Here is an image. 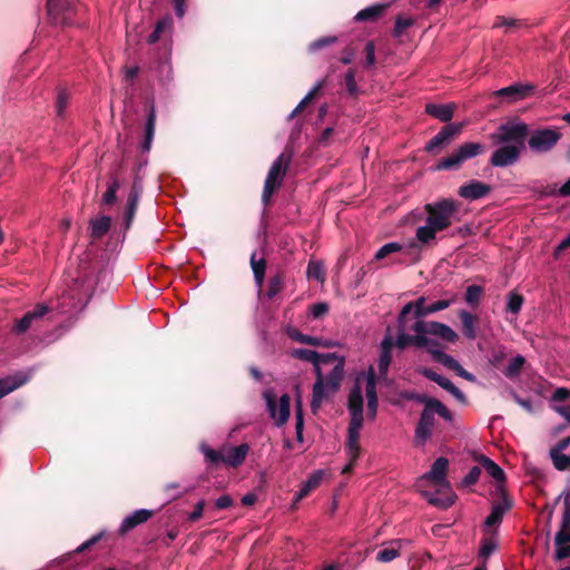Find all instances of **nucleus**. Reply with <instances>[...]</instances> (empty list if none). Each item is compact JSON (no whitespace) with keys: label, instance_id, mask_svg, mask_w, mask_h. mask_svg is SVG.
I'll return each instance as SVG.
<instances>
[{"label":"nucleus","instance_id":"1","mask_svg":"<svg viewBox=\"0 0 570 570\" xmlns=\"http://www.w3.org/2000/svg\"><path fill=\"white\" fill-rule=\"evenodd\" d=\"M529 126L523 121H507L490 134V139L498 148L490 157L493 167H509L517 164L525 148Z\"/></svg>","mask_w":570,"mask_h":570},{"label":"nucleus","instance_id":"2","mask_svg":"<svg viewBox=\"0 0 570 570\" xmlns=\"http://www.w3.org/2000/svg\"><path fill=\"white\" fill-rule=\"evenodd\" d=\"M410 328L419 333L426 341L421 348H426L430 355L433 350H442L440 342L430 336L441 338L449 343H455L459 340L458 333L449 325L435 321H414Z\"/></svg>","mask_w":570,"mask_h":570},{"label":"nucleus","instance_id":"3","mask_svg":"<svg viewBox=\"0 0 570 570\" xmlns=\"http://www.w3.org/2000/svg\"><path fill=\"white\" fill-rule=\"evenodd\" d=\"M435 414L448 422L453 421L452 412L440 400L435 397L432 399L424 405L416 423L414 431V440L416 444H424L432 435V431L435 425Z\"/></svg>","mask_w":570,"mask_h":570},{"label":"nucleus","instance_id":"4","mask_svg":"<svg viewBox=\"0 0 570 570\" xmlns=\"http://www.w3.org/2000/svg\"><path fill=\"white\" fill-rule=\"evenodd\" d=\"M293 156V150L285 148L269 167L262 193V203L265 206H269L272 197L282 187Z\"/></svg>","mask_w":570,"mask_h":570},{"label":"nucleus","instance_id":"5","mask_svg":"<svg viewBox=\"0 0 570 570\" xmlns=\"http://www.w3.org/2000/svg\"><path fill=\"white\" fill-rule=\"evenodd\" d=\"M424 209L428 214L426 223L442 232L451 226L453 218L459 213V204L451 198H443L425 204Z\"/></svg>","mask_w":570,"mask_h":570},{"label":"nucleus","instance_id":"6","mask_svg":"<svg viewBox=\"0 0 570 570\" xmlns=\"http://www.w3.org/2000/svg\"><path fill=\"white\" fill-rule=\"evenodd\" d=\"M485 153V146L481 142L466 141L455 148L449 156L440 159L435 165L436 170H458L461 165Z\"/></svg>","mask_w":570,"mask_h":570},{"label":"nucleus","instance_id":"7","mask_svg":"<svg viewBox=\"0 0 570 570\" xmlns=\"http://www.w3.org/2000/svg\"><path fill=\"white\" fill-rule=\"evenodd\" d=\"M79 11L78 0H47V14L56 27L72 26Z\"/></svg>","mask_w":570,"mask_h":570},{"label":"nucleus","instance_id":"8","mask_svg":"<svg viewBox=\"0 0 570 570\" xmlns=\"http://www.w3.org/2000/svg\"><path fill=\"white\" fill-rule=\"evenodd\" d=\"M410 306L402 307L397 315L396 328L399 334L395 340V346L399 350H405L410 345L422 347V345L426 342L419 333H415L414 335L407 334V331H412L410 328L412 325L410 318Z\"/></svg>","mask_w":570,"mask_h":570},{"label":"nucleus","instance_id":"9","mask_svg":"<svg viewBox=\"0 0 570 570\" xmlns=\"http://www.w3.org/2000/svg\"><path fill=\"white\" fill-rule=\"evenodd\" d=\"M529 135L525 141L530 150L537 154L551 151L562 137L561 132L554 128H540Z\"/></svg>","mask_w":570,"mask_h":570},{"label":"nucleus","instance_id":"10","mask_svg":"<svg viewBox=\"0 0 570 570\" xmlns=\"http://www.w3.org/2000/svg\"><path fill=\"white\" fill-rule=\"evenodd\" d=\"M267 410L271 417L275 421L277 426L284 425L289 417L291 397L288 394H283L279 403H276V395L272 391H265L263 394Z\"/></svg>","mask_w":570,"mask_h":570},{"label":"nucleus","instance_id":"11","mask_svg":"<svg viewBox=\"0 0 570 570\" xmlns=\"http://www.w3.org/2000/svg\"><path fill=\"white\" fill-rule=\"evenodd\" d=\"M424 296H420L414 302L406 303L403 307L410 306V318L414 321H424L423 318L428 315L443 311L451 305L450 299H440L431 305H426Z\"/></svg>","mask_w":570,"mask_h":570},{"label":"nucleus","instance_id":"12","mask_svg":"<svg viewBox=\"0 0 570 570\" xmlns=\"http://www.w3.org/2000/svg\"><path fill=\"white\" fill-rule=\"evenodd\" d=\"M49 311L50 307L47 304H37L33 309L27 312L20 320L16 321L11 330L12 333L16 335L24 334L32 327L35 323L40 321L47 313H49Z\"/></svg>","mask_w":570,"mask_h":570},{"label":"nucleus","instance_id":"13","mask_svg":"<svg viewBox=\"0 0 570 570\" xmlns=\"http://www.w3.org/2000/svg\"><path fill=\"white\" fill-rule=\"evenodd\" d=\"M419 373L423 375L425 379L436 383L439 386L444 389L446 392H449L459 403L466 405L468 404V397L465 394L458 389L449 379L438 374L432 368H421L419 370Z\"/></svg>","mask_w":570,"mask_h":570},{"label":"nucleus","instance_id":"14","mask_svg":"<svg viewBox=\"0 0 570 570\" xmlns=\"http://www.w3.org/2000/svg\"><path fill=\"white\" fill-rule=\"evenodd\" d=\"M534 88L535 87L533 85L517 82L494 91L492 96L500 97L504 101L511 104L525 99L532 95Z\"/></svg>","mask_w":570,"mask_h":570},{"label":"nucleus","instance_id":"15","mask_svg":"<svg viewBox=\"0 0 570 570\" xmlns=\"http://www.w3.org/2000/svg\"><path fill=\"white\" fill-rule=\"evenodd\" d=\"M141 194L142 185L138 179H135L127 197L126 209L122 217L125 229H129L131 227Z\"/></svg>","mask_w":570,"mask_h":570},{"label":"nucleus","instance_id":"16","mask_svg":"<svg viewBox=\"0 0 570 570\" xmlns=\"http://www.w3.org/2000/svg\"><path fill=\"white\" fill-rule=\"evenodd\" d=\"M501 501L493 504L491 513L485 519L487 527H497L502 522L503 515L508 512L513 502L503 488H500Z\"/></svg>","mask_w":570,"mask_h":570},{"label":"nucleus","instance_id":"17","mask_svg":"<svg viewBox=\"0 0 570 570\" xmlns=\"http://www.w3.org/2000/svg\"><path fill=\"white\" fill-rule=\"evenodd\" d=\"M376 383H377L376 374H375L373 367H370L367 376H366V386H365V394H366V399H367V417L370 420H374L376 417L377 407H379Z\"/></svg>","mask_w":570,"mask_h":570},{"label":"nucleus","instance_id":"18","mask_svg":"<svg viewBox=\"0 0 570 570\" xmlns=\"http://www.w3.org/2000/svg\"><path fill=\"white\" fill-rule=\"evenodd\" d=\"M249 449L250 448L247 443H242L237 446H224V464L234 469L240 466L244 463Z\"/></svg>","mask_w":570,"mask_h":570},{"label":"nucleus","instance_id":"19","mask_svg":"<svg viewBox=\"0 0 570 570\" xmlns=\"http://www.w3.org/2000/svg\"><path fill=\"white\" fill-rule=\"evenodd\" d=\"M154 514H155V511L148 510V509H139V510L134 511L131 514L127 515L122 520V522L119 527L118 533L120 535H125L126 533H128L129 531L135 529L136 527L147 522L150 518L154 517Z\"/></svg>","mask_w":570,"mask_h":570},{"label":"nucleus","instance_id":"20","mask_svg":"<svg viewBox=\"0 0 570 570\" xmlns=\"http://www.w3.org/2000/svg\"><path fill=\"white\" fill-rule=\"evenodd\" d=\"M491 191V186L479 181V180H470L469 183L459 187L458 194L462 198L476 200L485 197Z\"/></svg>","mask_w":570,"mask_h":570},{"label":"nucleus","instance_id":"21","mask_svg":"<svg viewBox=\"0 0 570 570\" xmlns=\"http://www.w3.org/2000/svg\"><path fill=\"white\" fill-rule=\"evenodd\" d=\"M449 468V461L444 456L438 458L429 472L424 474V478L435 484H441L446 490H450L449 482L445 481L446 472Z\"/></svg>","mask_w":570,"mask_h":570},{"label":"nucleus","instance_id":"22","mask_svg":"<svg viewBox=\"0 0 570 570\" xmlns=\"http://www.w3.org/2000/svg\"><path fill=\"white\" fill-rule=\"evenodd\" d=\"M390 6H391V3L387 2V3H375L373 6L366 7L355 14L354 20L356 22H365V21L375 22L386 12V10L390 8Z\"/></svg>","mask_w":570,"mask_h":570},{"label":"nucleus","instance_id":"23","mask_svg":"<svg viewBox=\"0 0 570 570\" xmlns=\"http://www.w3.org/2000/svg\"><path fill=\"white\" fill-rule=\"evenodd\" d=\"M455 108L456 105L453 102L446 105L426 104L425 112L442 122H449L453 118Z\"/></svg>","mask_w":570,"mask_h":570},{"label":"nucleus","instance_id":"24","mask_svg":"<svg viewBox=\"0 0 570 570\" xmlns=\"http://www.w3.org/2000/svg\"><path fill=\"white\" fill-rule=\"evenodd\" d=\"M155 127H156V109L155 105L151 104L148 108L147 119L145 124V135L144 140L140 145L141 150L144 153H148L151 149V142L155 136Z\"/></svg>","mask_w":570,"mask_h":570},{"label":"nucleus","instance_id":"25","mask_svg":"<svg viewBox=\"0 0 570 570\" xmlns=\"http://www.w3.org/2000/svg\"><path fill=\"white\" fill-rule=\"evenodd\" d=\"M475 461L493 478L500 485L505 483L504 471L490 458L479 454L475 456ZM502 487H499V489Z\"/></svg>","mask_w":570,"mask_h":570},{"label":"nucleus","instance_id":"26","mask_svg":"<svg viewBox=\"0 0 570 570\" xmlns=\"http://www.w3.org/2000/svg\"><path fill=\"white\" fill-rule=\"evenodd\" d=\"M324 476V472L322 470L315 471L312 473L308 479L302 483V488L294 497L293 505L297 502L306 498L313 490L320 487Z\"/></svg>","mask_w":570,"mask_h":570},{"label":"nucleus","instance_id":"27","mask_svg":"<svg viewBox=\"0 0 570 570\" xmlns=\"http://www.w3.org/2000/svg\"><path fill=\"white\" fill-rule=\"evenodd\" d=\"M111 227V218L109 216H101L91 218L89 222V235L92 239H101Z\"/></svg>","mask_w":570,"mask_h":570},{"label":"nucleus","instance_id":"28","mask_svg":"<svg viewBox=\"0 0 570 570\" xmlns=\"http://www.w3.org/2000/svg\"><path fill=\"white\" fill-rule=\"evenodd\" d=\"M344 365L345 360L341 357L326 379L324 377V385L326 384L332 392H336L341 386L344 376Z\"/></svg>","mask_w":570,"mask_h":570},{"label":"nucleus","instance_id":"29","mask_svg":"<svg viewBox=\"0 0 570 570\" xmlns=\"http://www.w3.org/2000/svg\"><path fill=\"white\" fill-rule=\"evenodd\" d=\"M200 452L204 454V460L207 463V469L213 470L224 464L223 449L214 450L207 444L203 443L199 446Z\"/></svg>","mask_w":570,"mask_h":570},{"label":"nucleus","instance_id":"30","mask_svg":"<svg viewBox=\"0 0 570 570\" xmlns=\"http://www.w3.org/2000/svg\"><path fill=\"white\" fill-rule=\"evenodd\" d=\"M287 335L289 338H292L293 341L298 342L301 344H307L311 346H324V347L332 346L331 343L324 342L323 338L303 334L297 328H289L287 332Z\"/></svg>","mask_w":570,"mask_h":570},{"label":"nucleus","instance_id":"31","mask_svg":"<svg viewBox=\"0 0 570 570\" xmlns=\"http://www.w3.org/2000/svg\"><path fill=\"white\" fill-rule=\"evenodd\" d=\"M459 317L462 324V332L464 336L469 340H474L476 337V322L478 317L468 311H461L459 313Z\"/></svg>","mask_w":570,"mask_h":570},{"label":"nucleus","instance_id":"32","mask_svg":"<svg viewBox=\"0 0 570 570\" xmlns=\"http://www.w3.org/2000/svg\"><path fill=\"white\" fill-rule=\"evenodd\" d=\"M364 400L360 385H354L348 394L347 410L351 413H363Z\"/></svg>","mask_w":570,"mask_h":570},{"label":"nucleus","instance_id":"33","mask_svg":"<svg viewBox=\"0 0 570 570\" xmlns=\"http://www.w3.org/2000/svg\"><path fill=\"white\" fill-rule=\"evenodd\" d=\"M173 27V18L170 16H165L160 18L156 24L154 31L148 36L147 42L149 45L156 43L161 35L168 30H170Z\"/></svg>","mask_w":570,"mask_h":570},{"label":"nucleus","instance_id":"34","mask_svg":"<svg viewBox=\"0 0 570 570\" xmlns=\"http://www.w3.org/2000/svg\"><path fill=\"white\" fill-rule=\"evenodd\" d=\"M402 547V540H394L391 542V547L380 550L376 554V560L382 563L391 562L400 556V549Z\"/></svg>","mask_w":570,"mask_h":570},{"label":"nucleus","instance_id":"35","mask_svg":"<svg viewBox=\"0 0 570 570\" xmlns=\"http://www.w3.org/2000/svg\"><path fill=\"white\" fill-rule=\"evenodd\" d=\"M250 267L256 284L261 287L265 281L266 259L264 257L257 259L256 252L250 255Z\"/></svg>","mask_w":570,"mask_h":570},{"label":"nucleus","instance_id":"36","mask_svg":"<svg viewBox=\"0 0 570 570\" xmlns=\"http://www.w3.org/2000/svg\"><path fill=\"white\" fill-rule=\"evenodd\" d=\"M423 495L426 498L430 504L442 509H448L449 507H451L454 503L455 498L451 489L448 490V494L444 497H439L430 492H424Z\"/></svg>","mask_w":570,"mask_h":570},{"label":"nucleus","instance_id":"37","mask_svg":"<svg viewBox=\"0 0 570 570\" xmlns=\"http://www.w3.org/2000/svg\"><path fill=\"white\" fill-rule=\"evenodd\" d=\"M524 364L525 358L522 355H517L508 362L502 372L509 379L518 377Z\"/></svg>","mask_w":570,"mask_h":570},{"label":"nucleus","instance_id":"38","mask_svg":"<svg viewBox=\"0 0 570 570\" xmlns=\"http://www.w3.org/2000/svg\"><path fill=\"white\" fill-rule=\"evenodd\" d=\"M291 356L296 360L309 362L313 365H318L321 354L307 348H294L291 352Z\"/></svg>","mask_w":570,"mask_h":570},{"label":"nucleus","instance_id":"39","mask_svg":"<svg viewBox=\"0 0 570 570\" xmlns=\"http://www.w3.org/2000/svg\"><path fill=\"white\" fill-rule=\"evenodd\" d=\"M432 358L448 367L449 370L455 371L459 367V362L452 357L451 355L444 353L442 350H433L431 351Z\"/></svg>","mask_w":570,"mask_h":570},{"label":"nucleus","instance_id":"40","mask_svg":"<svg viewBox=\"0 0 570 570\" xmlns=\"http://www.w3.org/2000/svg\"><path fill=\"white\" fill-rule=\"evenodd\" d=\"M346 450L351 461H356L361 453L360 434L347 433Z\"/></svg>","mask_w":570,"mask_h":570},{"label":"nucleus","instance_id":"41","mask_svg":"<svg viewBox=\"0 0 570 570\" xmlns=\"http://www.w3.org/2000/svg\"><path fill=\"white\" fill-rule=\"evenodd\" d=\"M440 229L434 228L433 225L426 223L424 226H420L416 229V239L422 244H429L431 240L435 239V235Z\"/></svg>","mask_w":570,"mask_h":570},{"label":"nucleus","instance_id":"42","mask_svg":"<svg viewBox=\"0 0 570 570\" xmlns=\"http://www.w3.org/2000/svg\"><path fill=\"white\" fill-rule=\"evenodd\" d=\"M23 383L24 380H18L17 377L12 376L0 379V399L20 387Z\"/></svg>","mask_w":570,"mask_h":570},{"label":"nucleus","instance_id":"43","mask_svg":"<svg viewBox=\"0 0 570 570\" xmlns=\"http://www.w3.org/2000/svg\"><path fill=\"white\" fill-rule=\"evenodd\" d=\"M550 459L556 470L567 471L570 470V456L562 452L549 451Z\"/></svg>","mask_w":570,"mask_h":570},{"label":"nucleus","instance_id":"44","mask_svg":"<svg viewBox=\"0 0 570 570\" xmlns=\"http://www.w3.org/2000/svg\"><path fill=\"white\" fill-rule=\"evenodd\" d=\"M524 298L521 294L515 292H510L508 294L507 301V311L512 314H518L523 305Z\"/></svg>","mask_w":570,"mask_h":570},{"label":"nucleus","instance_id":"45","mask_svg":"<svg viewBox=\"0 0 570 570\" xmlns=\"http://www.w3.org/2000/svg\"><path fill=\"white\" fill-rule=\"evenodd\" d=\"M483 294V288L479 285H470L465 292V302L471 306H478Z\"/></svg>","mask_w":570,"mask_h":570},{"label":"nucleus","instance_id":"46","mask_svg":"<svg viewBox=\"0 0 570 570\" xmlns=\"http://www.w3.org/2000/svg\"><path fill=\"white\" fill-rule=\"evenodd\" d=\"M392 362V352L380 351V356L377 360V368L380 377L385 379L389 372V367Z\"/></svg>","mask_w":570,"mask_h":570},{"label":"nucleus","instance_id":"47","mask_svg":"<svg viewBox=\"0 0 570 570\" xmlns=\"http://www.w3.org/2000/svg\"><path fill=\"white\" fill-rule=\"evenodd\" d=\"M120 185H119V181L118 179H114L107 190L105 191V194L102 195V204L104 205H114L117 200V191L119 189Z\"/></svg>","mask_w":570,"mask_h":570},{"label":"nucleus","instance_id":"48","mask_svg":"<svg viewBox=\"0 0 570 570\" xmlns=\"http://www.w3.org/2000/svg\"><path fill=\"white\" fill-rule=\"evenodd\" d=\"M462 130V122H449L441 128L442 134H444V136L448 138L450 142L454 140L456 137H459Z\"/></svg>","mask_w":570,"mask_h":570},{"label":"nucleus","instance_id":"49","mask_svg":"<svg viewBox=\"0 0 570 570\" xmlns=\"http://www.w3.org/2000/svg\"><path fill=\"white\" fill-rule=\"evenodd\" d=\"M450 144L448 138L440 130L434 137H432L429 142L425 145L424 150L426 153L433 154L438 148Z\"/></svg>","mask_w":570,"mask_h":570},{"label":"nucleus","instance_id":"50","mask_svg":"<svg viewBox=\"0 0 570 570\" xmlns=\"http://www.w3.org/2000/svg\"><path fill=\"white\" fill-rule=\"evenodd\" d=\"M283 289V277L281 275H275L271 277L268 282V288L266 295L269 299H273Z\"/></svg>","mask_w":570,"mask_h":570},{"label":"nucleus","instance_id":"51","mask_svg":"<svg viewBox=\"0 0 570 570\" xmlns=\"http://www.w3.org/2000/svg\"><path fill=\"white\" fill-rule=\"evenodd\" d=\"M337 41V37L335 36H326L318 38L309 43L308 50L311 52H316L327 46L334 45Z\"/></svg>","mask_w":570,"mask_h":570},{"label":"nucleus","instance_id":"52","mask_svg":"<svg viewBox=\"0 0 570 570\" xmlns=\"http://www.w3.org/2000/svg\"><path fill=\"white\" fill-rule=\"evenodd\" d=\"M414 20L412 18H403L402 16H397L395 19V26L393 29V36L395 38H400L404 30L413 26Z\"/></svg>","mask_w":570,"mask_h":570},{"label":"nucleus","instance_id":"53","mask_svg":"<svg viewBox=\"0 0 570 570\" xmlns=\"http://www.w3.org/2000/svg\"><path fill=\"white\" fill-rule=\"evenodd\" d=\"M402 246L399 243H387L383 245L374 255V259L381 261L392 253L400 252Z\"/></svg>","mask_w":570,"mask_h":570},{"label":"nucleus","instance_id":"54","mask_svg":"<svg viewBox=\"0 0 570 570\" xmlns=\"http://www.w3.org/2000/svg\"><path fill=\"white\" fill-rule=\"evenodd\" d=\"M356 71L353 68H350L344 77L346 90L351 96H355L358 92V87L355 80Z\"/></svg>","mask_w":570,"mask_h":570},{"label":"nucleus","instance_id":"55","mask_svg":"<svg viewBox=\"0 0 570 570\" xmlns=\"http://www.w3.org/2000/svg\"><path fill=\"white\" fill-rule=\"evenodd\" d=\"M364 423L363 413H351L347 433L360 434Z\"/></svg>","mask_w":570,"mask_h":570},{"label":"nucleus","instance_id":"56","mask_svg":"<svg viewBox=\"0 0 570 570\" xmlns=\"http://www.w3.org/2000/svg\"><path fill=\"white\" fill-rule=\"evenodd\" d=\"M400 396L404 400L414 401V402L423 404V405H425L426 403H429V401H431L433 399L425 394H420V393H416L413 391H402L400 393Z\"/></svg>","mask_w":570,"mask_h":570},{"label":"nucleus","instance_id":"57","mask_svg":"<svg viewBox=\"0 0 570 570\" xmlns=\"http://www.w3.org/2000/svg\"><path fill=\"white\" fill-rule=\"evenodd\" d=\"M307 276L317 281H324L325 274L323 266L318 262H309L307 265Z\"/></svg>","mask_w":570,"mask_h":570},{"label":"nucleus","instance_id":"58","mask_svg":"<svg viewBox=\"0 0 570 570\" xmlns=\"http://www.w3.org/2000/svg\"><path fill=\"white\" fill-rule=\"evenodd\" d=\"M364 52H365V63H364V67L365 68H371L375 65L376 62V58H375V43L374 41L370 40L366 42L365 45V48H364Z\"/></svg>","mask_w":570,"mask_h":570},{"label":"nucleus","instance_id":"59","mask_svg":"<svg viewBox=\"0 0 570 570\" xmlns=\"http://www.w3.org/2000/svg\"><path fill=\"white\" fill-rule=\"evenodd\" d=\"M480 475H481V468L478 465L473 466L472 469H470L468 474L462 480V485L471 487V485L475 484L479 481Z\"/></svg>","mask_w":570,"mask_h":570},{"label":"nucleus","instance_id":"60","mask_svg":"<svg viewBox=\"0 0 570 570\" xmlns=\"http://www.w3.org/2000/svg\"><path fill=\"white\" fill-rule=\"evenodd\" d=\"M328 304L324 302L315 303L309 306V312L314 318H322L328 313Z\"/></svg>","mask_w":570,"mask_h":570},{"label":"nucleus","instance_id":"61","mask_svg":"<svg viewBox=\"0 0 570 570\" xmlns=\"http://www.w3.org/2000/svg\"><path fill=\"white\" fill-rule=\"evenodd\" d=\"M497 549V543L489 538L482 540V544L480 548V556L483 558L490 557L493 551Z\"/></svg>","mask_w":570,"mask_h":570},{"label":"nucleus","instance_id":"62","mask_svg":"<svg viewBox=\"0 0 570 570\" xmlns=\"http://www.w3.org/2000/svg\"><path fill=\"white\" fill-rule=\"evenodd\" d=\"M69 96L65 90H60L57 95L56 100V110L58 116H62L67 104H68Z\"/></svg>","mask_w":570,"mask_h":570},{"label":"nucleus","instance_id":"63","mask_svg":"<svg viewBox=\"0 0 570 570\" xmlns=\"http://www.w3.org/2000/svg\"><path fill=\"white\" fill-rule=\"evenodd\" d=\"M563 543H570V528H561L556 533L554 544L561 546Z\"/></svg>","mask_w":570,"mask_h":570},{"label":"nucleus","instance_id":"64","mask_svg":"<svg viewBox=\"0 0 570 570\" xmlns=\"http://www.w3.org/2000/svg\"><path fill=\"white\" fill-rule=\"evenodd\" d=\"M560 527L570 528V498L563 499V511Z\"/></svg>","mask_w":570,"mask_h":570}]
</instances>
